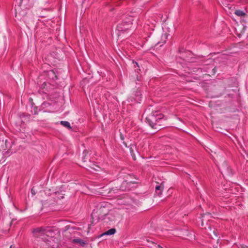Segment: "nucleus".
Returning <instances> with one entry per match:
<instances>
[{
	"label": "nucleus",
	"mask_w": 248,
	"mask_h": 248,
	"mask_svg": "<svg viewBox=\"0 0 248 248\" xmlns=\"http://www.w3.org/2000/svg\"><path fill=\"white\" fill-rule=\"evenodd\" d=\"M107 203H102L97 205L96 209H94L92 216L97 217L99 220H104L105 223L110 224L120 218V214L117 209L108 211Z\"/></svg>",
	"instance_id": "nucleus-1"
},
{
	"label": "nucleus",
	"mask_w": 248,
	"mask_h": 248,
	"mask_svg": "<svg viewBox=\"0 0 248 248\" xmlns=\"http://www.w3.org/2000/svg\"><path fill=\"white\" fill-rule=\"evenodd\" d=\"M32 232L34 237L40 238L43 241H49L57 234V230L51 227L38 228L34 229Z\"/></svg>",
	"instance_id": "nucleus-2"
},
{
	"label": "nucleus",
	"mask_w": 248,
	"mask_h": 248,
	"mask_svg": "<svg viewBox=\"0 0 248 248\" xmlns=\"http://www.w3.org/2000/svg\"><path fill=\"white\" fill-rule=\"evenodd\" d=\"M133 20L131 16H123L118 21L116 30L120 32L125 31L131 27Z\"/></svg>",
	"instance_id": "nucleus-3"
},
{
	"label": "nucleus",
	"mask_w": 248,
	"mask_h": 248,
	"mask_svg": "<svg viewBox=\"0 0 248 248\" xmlns=\"http://www.w3.org/2000/svg\"><path fill=\"white\" fill-rule=\"evenodd\" d=\"M146 122L152 127L156 128L157 118L155 116V114H152L148 115L146 118Z\"/></svg>",
	"instance_id": "nucleus-4"
},
{
	"label": "nucleus",
	"mask_w": 248,
	"mask_h": 248,
	"mask_svg": "<svg viewBox=\"0 0 248 248\" xmlns=\"http://www.w3.org/2000/svg\"><path fill=\"white\" fill-rule=\"evenodd\" d=\"M46 243L48 247L51 248H58L59 242L58 239L56 237L52 239H49V241H44Z\"/></svg>",
	"instance_id": "nucleus-5"
},
{
	"label": "nucleus",
	"mask_w": 248,
	"mask_h": 248,
	"mask_svg": "<svg viewBox=\"0 0 248 248\" xmlns=\"http://www.w3.org/2000/svg\"><path fill=\"white\" fill-rule=\"evenodd\" d=\"M64 191L61 190L60 191H56L53 194V196L56 202H58L59 200L62 199L64 197Z\"/></svg>",
	"instance_id": "nucleus-6"
},
{
	"label": "nucleus",
	"mask_w": 248,
	"mask_h": 248,
	"mask_svg": "<svg viewBox=\"0 0 248 248\" xmlns=\"http://www.w3.org/2000/svg\"><path fill=\"white\" fill-rule=\"evenodd\" d=\"M208 229L210 230V232H209V234L211 236V237L212 238H213V236L212 233H213L215 237H217V230H216L215 229H212L211 228V227H210V226L208 227Z\"/></svg>",
	"instance_id": "nucleus-7"
},
{
	"label": "nucleus",
	"mask_w": 248,
	"mask_h": 248,
	"mask_svg": "<svg viewBox=\"0 0 248 248\" xmlns=\"http://www.w3.org/2000/svg\"><path fill=\"white\" fill-rule=\"evenodd\" d=\"M116 232V230L114 228L110 229L108 230V231H106L105 232H104L102 235H110L112 234H114Z\"/></svg>",
	"instance_id": "nucleus-8"
},
{
	"label": "nucleus",
	"mask_w": 248,
	"mask_h": 248,
	"mask_svg": "<svg viewBox=\"0 0 248 248\" xmlns=\"http://www.w3.org/2000/svg\"><path fill=\"white\" fill-rule=\"evenodd\" d=\"M234 14L239 16H242L245 15V13L244 11L240 10H235Z\"/></svg>",
	"instance_id": "nucleus-9"
},
{
	"label": "nucleus",
	"mask_w": 248,
	"mask_h": 248,
	"mask_svg": "<svg viewBox=\"0 0 248 248\" xmlns=\"http://www.w3.org/2000/svg\"><path fill=\"white\" fill-rule=\"evenodd\" d=\"M141 98V94L140 91H138L136 93L135 100L140 103V101Z\"/></svg>",
	"instance_id": "nucleus-10"
},
{
	"label": "nucleus",
	"mask_w": 248,
	"mask_h": 248,
	"mask_svg": "<svg viewBox=\"0 0 248 248\" xmlns=\"http://www.w3.org/2000/svg\"><path fill=\"white\" fill-rule=\"evenodd\" d=\"M60 124L63 126L71 128L70 124L67 121H62L60 122Z\"/></svg>",
	"instance_id": "nucleus-11"
},
{
	"label": "nucleus",
	"mask_w": 248,
	"mask_h": 248,
	"mask_svg": "<svg viewBox=\"0 0 248 248\" xmlns=\"http://www.w3.org/2000/svg\"><path fill=\"white\" fill-rule=\"evenodd\" d=\"M73 242L76 243H78L81 246H84L85 244V242L80 239H75L73 240Z\"/></svg>",
	"instance_id": "nucleus-12"
},
{
	"label": "nucleus",
	"mask_w": 248,
	"mask_h": 248,
	"mask_svg": "<svg viewBox=\"0 0 248 248\" xmlns=\"http://www.w3.org/2000/svg\"><path fill=\"white\" fill-rule=\"evenodd\" d=\"M155 116H156L157 124H158L159 121L163 119V115L161 113H156L155 114Z\"/></svg>",
	"instance_id": "nucleus-13"
},
{
	"label": "nucleus",
	"mask_w": 248,
	"mask_h": 248,
	"mask_svg": "<svg viewBox=\"0 0 248 248\" xmlns=\"http://www.w3.org/2000/svg\"><path fill=\"white\" fill-rule=\"evenodd\" d=\"M226 169H225V167L224 168H221L220 167H219V169L220 170L221 173H223V172L225 173V170L227 172H229V168L227 167V164H226Z\"/></svg>",
	"instance_id": "nucleus-14"
},
{
	"label": "nucleus",
	"mask_w": 248,
	"mask_h": 248,
	"mask_svg": "<svg viewBox=\"0 0 248 248\" xmlns=\"http://www.w3.org/2000/svg\"><path fill=\"white\" fill-rule=\"evenodd\" d=\"M210 214L209 213H208V214H204V215L202 216V226H203V220H204V217H206V218H208V217H210Z\"/></svg>",
	"instance_id": "nucleus-15"
},
{
	"label": "nucleus",
	"mask_w": 248,
	"mask_h": 248,
	"mask_svg": "<svg viewBox=\"0 0 248 248\" xmlns=\"http://www.w3.org/2000/svg\"><path fill=\"white\" fill-rule=\"evenodd\" d=\"M168 36L167 33H165L162 35V40L163 41L164 43L166 42V40L167 39Z\"/></svg>",
	"instance_id": "nucleus-16"
},
{
	"label": "nucleus",
	"mask_w": 248,
	"mask_h": 248,
	"mask_svg": "<svg viewBox=\"0 0 248 248\" xmlns=\"http://www.w3.org/2000/svg\"><path fill=\"white\" fill-rule=\"evenodd\" d=\"M148 26H149L148 24H147V26L145 25L144 26V31H145V32L149 30L150 29L153 30L152 27H150V29H149V28L148 27ZM153 27L154 26H153Z\"/></svg>",
	"instance_id": "nucleus-17"
},
{
	"label": "nucleus",
	"mask_w": 248,
	"mask_h": 248,
	"mask_svg": "<svg viewBox=\"0 0 248 248\" xmlns=\"http://www.w3.org/2000/svg\"><path fill=\"white\" fill-rule=\"evenodd\" d=\"M162 189V186L161 185L160 186H155V190L157 192L158 190H160Z\"/></svg>",
	"instance_id": "nucleus-18"
},
{
	"label": "nucleus",
	"mask_w": 248,
	"mask_h": 248,
	"mask_svg": "<svg viewBox=\"0 0 248 248\" xmlns=\"http://www.w3.org/2000/svg\"><path fill=\"white\" fill-rule=\"evenodd\" d=\"M16 13H15V16L16 17H17V19H21L22 18L21 17H20V16L18 15V14H17V10L16 9Z\"/></svg>",
	"instance_id": "nucleus-19"
},
{
	"label": "nucleus",
	"mask_w": 248,
	"mask_h": 248,
	"mask_svg": "<svg viewBox=\"0 0 248 248\" xmlns=\"http://www.w3.org/2000/svg\"><path fill=\"white\" fill-rule=\"evenodd\" d=\"M93 165V167H92L93 169L95 170H98L97 168H98V167L94 164Z\"/></svg>",
	"instance_id": "nucleus-20"
},
{
	"label": "nucleus",
	"mask_w": 248,
	"mask_h": 248,
	"mask_svg": "<svg viewBox=\"0 0 248 248\" xmlns=\"http://www.w3.org/2000/svg\"><path fill=\"white\" fill-rule=\"evenodd\" d=\"M21 0V3H24V4H26L28 0Z\"/></svg>",
	"instance_id": "nucleus-21"
},
{
	"label": "nucleus",
	"mask_w": 248,
	"mask_h": 248,
	"mask_svg": "<svg viewBox=\"0 0 248 248\" xmlns=\"http://www.w3.org/2000/svg\"><path fill=\"white\" fill-rule=\"evenodd\" d=\"M31 194L34 195L35 194V191L34 190V189L33 188L31 189Z\"/></svg>",
	"instance_id": "nucleus-22"
},
{
	"label": "nucleus",
	"mask_w": 248,
	"mask_h": 248,
	"mask_svg": "<svg viewBox=\"0 0 248 248\" xmlns=\"http://www.w3.org/2000/svg\"><path fill=\"white\" fill-rule=\"evenodd\" d=\"M157 247H158L159 248H162V247L161 246L159 245H157Z\"/></svg>",
	"instance_id": "nucleus-23"
},
{
	"label": "nucleus",
	"mask_w": 248,
	"mask_h": 248,
	"mask_svg": "<svg viewBox=\"0 0 248 248\" xmlns=\"http://www.w3.org/2000/svg\"><path fill=\"white\" fill-rule=\"evenodd\" d=\"M135 63L137 65L138 67H139L137 62H135Z\"/></svg>",
	"instance_id": "nucleus-24"
},
{
	"label": "nucleus",
	"mask_w": 248,
	"mask_h": 248,
	"mask_svg": "<svg viewBox=\"0 0 248 248\" xmlns=\"http://www.w3.org/2000/svg\"><path fill=\"white\" fill-rule=\"evenodd\" d=\"M83 162H85V161H86L85 160V158H83Z\"/></svg>",
	"instance_id": "nucleus-25"
},
{
	"label": "nucleus",
	"mask_w": 248,
	"mask_h": 248,
	"mask_svg": "<svg viewBox=\"0 0 248 248\" xmlns=\"http://www.w3.org/2000/svg\"><path fill=\"white\" fill-rule=\"evenodd\" d=\"M134 2L138 1V0H133Z\"/></svg>",
	"instance_id": "nucleus-26"
},
{
	"label": "nucleus",
	"mask_w": 248,
	"mask_h": 248,
	"mask_svg": "<svg viewBox=\"0 0 248 248\" xmlns=\"http://www.w3.org/2000/svg\"><path fill=\"white\" fill-rule=\"evenodd\" d=\"M10 248H12V245L10 246Z\"/></svg>",
	"instance_id": "nucleus-27"
}]
</instances>
